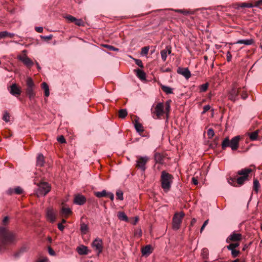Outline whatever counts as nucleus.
<instances>
[{
  "instance_id": "obj_1",
  "label": "nucleus",
  "mask_w": 262,
  "mask_h": 262,
  "mask_svg": "<svg viewBox=\"0 0 262 262\" xmlns=\"http://www.w3.org/2000/svg\"><path fill=\"white\" fill-rule=\"evenodd\" d=\"M17 241L16 233L6 227H0V252L4 251L7 246L15 244Z\"/></svg>"
},
{
  "instance_id": "obj_2",
  "label": "nucleus",
  "mask_w": 262,
  "mask_h": 262,
  "mask_svg": "<svg viewBox=\"0 0 262 262\" xmlns=\"http://www.w3.org/2000/svg\"><path fill=\"white\" fill-rule=\"evenodd\" d=\"M240 138L239 136H236L230 140L228 137H226L222 142V149L225 150L227 147H230L232 150H236L239 146Z\"/></svg>"
},
{
  "instance_id": "obj_3",
  "label": "nucleus",
  "mask_w": 262,
  "mask_h": 262,
  "mask_svg": "<svg viewBox=\"0 0 262 262\" xmlns=\"http://www.w3.org/2000/svg\"><path fill=\"white\" fill-rule=\"evenodd\" d=\"M173 177L165 171H162L161 175V187L165 191H168L172 182Z\"/></svg>"
},
{
  "instance_id": "obj_4",
  "label": "nucleus",
  "mask_w": 262,
  "mask_h": 262,
  "mask_svg": "<svg viewBox=\"0 0 262 262\" xmlns=\"http://www.w3.org/2000/svg\"><path fill=\"white\" fill-rule=\"evenodd\" d=\"M37 186L38 188L35 191V194L37 197L45 196L51 189V185L47 182H40Z\"/></svg>"
},
{
  "instance_id": "obj_5",
  "label": "nucleus",
  "mask_w": 262,
  "mask_h": 262,
  "mask_svg": "<svg viewBox=\"0 0 262 262\" xmlns=\"http://www.w3.org/2000/svg\"><path fill=\"white\" fill-rule=\"evenodd\" d=\"M26 88L25 90L26 94L30 100H33L35 96L34 91L35 84L31 77H28L26 79Z\"/></svg>"
},
{
  "instance_id": "obj_6",
  "label": "nucleus",
  "mask_w": 262,
  "mask_h": 262,
  "mask_svg": "<svg viewBox=\"0 0 262 262\" xmlns=\"http://www.w3.org/2000/svg\"><path fill=\"white\" fill-rule=\"evenodd\" d=\"M251 171L252 170L250 168H244L238 170L237 174L241 176L237 178L236 183L239 185H243L245 181L248 180L249 175Z\"/></svg>"
},
{
  "instance_id": "obj_7",
  "label": "nucleus",
  "mask_w": 262,
  "mask_h": 262,
  "mask_svg": "<svg viewBox=\"0 0 262 262\" xmlns=\"http://www.w3.org/2000/svg\"><path fill=\"white\" fill-rule=\"evenodd\" d=\"M185 213L183 212L174 214L172 219V227L174 229L178 230L180 228Z\"/></svg>"
},
{
  "instance_id": "obj_8",
  "label": "nucleus",
  "mask_w": 262,
  "mask_h": 262,
  "mask_svg": "<svg viewBox=\"0 0 262 262\" xmlns=\"http://www.w3.org/2000/svg\"><path fill=\"white\" fill-rule=\"evenodd\" d=\"M152 114H154L153 118L160 119L165 114L164 104L162 102L158 103L154 108V111H152Z\"/></svg>"
},
{
  "instance_id": "obj_9",
  "label": "nucleus",
  "mask_w": 262,
  "mask_h": 262,
  "mask_svg": "<svg viewBox=\"0 0 262 262\" xmlns=\"http://www.w3.org/2000/svg\"><path fill=\"white\" fill-rule=\"evenodd\" d=\"M241 92V88H237L235 84H234L231 91L229 93V99L235 102L238 99V95Z\"/></svg>"
},
{
  "instance_id": "obj_10",
  "label": "nucleus",
  "mask_w": 262,
  "mask_h": 262,
  "mask_svg": "<svg viewBox=\"0 0 262 262\" xmlns=\"http://www.w3.org/2000/svg\"><path fill=\"white\" fill-rule=\"evenodd\" d=\"M24 53L23 55H19L17 56V58L19 60L21 61L27 67L30 68L33 65V61L27 56V51L24 50L22 51Z\"/></svg>"
},
{
  "instance_id": "obj_11",
  "label": "nucleus",
  "mask_w": 262,
  "mask_h": 262,
  "mask_svg": "<svg viewBox=\"0 0 262 262\" xmlns=\"http://www.w3.org/2000/svg\"><path fill=\"white\" fill-rule=\"evenodd\" d=\"M149 158L147 156L139 157L137 160L136 167L141 169L142 171H145L146 167V164L149 160Z\"/></svg>"
},
{
  "instance_id": "obj_12",
  "label": "nucleus",
  "mask_w": 262,
  "mask_h": 262,
  "mask_svg": "<svg viewBox=\"0 0 262 262\" xmlns=\"http://www.w3.org/2000/svg\"><path fill=\"white\" fill-rule=\"evenodd\" d=\"M242 239V235L241 233H237L235 232L232 233L226 239L227 243L231 242L239 243Z\"/></svg>"
},
{
  "instance_id": "obj_13",
  "label": "nucleus",
  "mask_w": 262,
  "mask_h": 262,
  "mask_svg": "<svg viewBox=\"0 0 262 262\" xmlns=\"http://www.w3.org/2000/svg\"><path fill=\"white\" fill-rule=\"evenodd\" d=\"M239 246V243H230L228 246H227L228 250L231 251V255L233 258H235L238 256L240 253L239 250H236V248Z\"/></svg>"
},
{
  "instance_id": "obj_14",
  "label": "nucleus",
  "mask_w": 262,
  "mask_h": 262,
  "mask_svg": "<svg viewBox=\"0 0 262 262\" xmlns=\"http://www.w3.org/2000/svg\"><path fill=\"white\" fill-rule=\"evenodd\" d=\"M92 246L99 254L103 250V242L100 238H96L92 243Z\"/></svg>"
},
{
  "instance_id": "obj_15",
  "label": "nucleus",
  "mask_w": 262,
  "mask_h": 262,
  "mask_svg": "<svg viewBox=\"0 0 262 262\" xmlns=\"http://www.w3.org/2000/svg\"><path fill=\"white\" fill-rule=\"evenodd\" d=\"M10 93L15 97L19 96L21 93L20 88L15 83H13L10 86Z\"/></svg>"
},
{
  "instance_id": "obj_16",
  "label": "nucleus",
  "mask_w": 262,
  "mask_h": 262,
  "mask_svg": "<svg viewBox=\"0 0 262 262\" xmlns=\"http://www.w3.org/2000/svg\"><path fill=\"white\" fill-rule=\"evenodd\" d=\"M177 72L179 74L183 75L186 79H188L191 76L190 71L187 68L179 67Z\"/></svg>"
},
{
  "instance_id": "obj_17",
  "label": "nucleus",
  "mask_w": 262,
  "mask_h": 262,
  "mask_svg": "<svg viewBox=\"0 0 262 262\" xmlns=\"http://www.w3.org/2000/svg\"><path fill=\"white\" fill-rule=\"evenodd\" d=\"M86 201V199L84 195L78 194L75 195L73 202L76 205H82L85 203Z\"/></svg>"
},
{
  "instance_id": "obj_18",
  "label": "nucleus",
  "mask_w": 262,
  "mask_h": 262,
  "mask_svg": "<svg viewBox=\"0 0 262 262\" xmlns=\"http://www.w3.org/2000/svg\"><path fill=\"white\" fill-rule=\"evenodd\" d=\"M46 216L47 219L52 223L54 222L56 219V214L52 208H48L47 210Z\"/></svg>"
},
{
  "instance_id": "obj_19",
  "label": "nucleus",
  "mask_w": 262,
  "mask_h": 262,
  "mask_svg": "<svg viewBox=\"0 0 262 262\" xmlns=\"http://www.w3.org/2000/svg\"><path fill=\"white\" fill-rule=\"evenodd\" d=\"M171 52V48L170 46H167L165 49L162 50L160 53L162 59L163 61L166 60L167 55H169Z\"/></svg>"
},
{
  "instance_id": "obj_20",
  "label": "nucleus",
  "mask_w": 262,
  "mask_h": 262,
  "mask_svg": "<svg viewBox=\"0 0 262 262\" xmlns=\"http://www.w3.org/2000/svg\"><path fill=\"white\" fill-rule=\"evenodd\" d=\"M76 251L79 255H86L89 253V250L86 246L80 245L76 248Z\"/></svg>"
},
{
  "instance_id": "obj_21",
  "label": "nucleus",
  "mask_w": 262,
  "mask_h": 262,
  "mask_svg": "<svg viewBox=\"0 0 262 262\" xmlns=\"http://www.w3.org/2000/svg\"><path fill=\"white\" fill-rule=\"evenodd\" d=\"M254 40L253 39L251 38L249 39H240L238 40L235 43L236 44H244L246 46H249L253 44Z\"/></svg>"
},
{
  "instance_id": "obj_22",
  "label": "nucleus",
  "mask_w": 262,
  "mask_h": 262,
  "mask_svg": "<svg viewBox=\"0 0 262 262\" xmlns=\"http://www.w3.org/2000/svg\"><path fill=\"white\" fill-rule=\"evenodd\" d=\"M152 252V247L150 245H146L142 249V253L143 255L148 256Z\"/></svg>"
},
{
  "instance_id": "obj_23",
  "label": "nucleus",
  "mask_w": 262,
  "mask_h": 262,
  "mask_svg": "<svg viewBox=\"0 0 262 262\" xmlns=\"http://www.w3.org/2000/svg\"><path fill=\"white\" fill-rule=\"evenodd\" d=\"M170 102L171 100H167L166 101L165 104L164 113L165 114V117L167 120L169 118V115L170 111Z\"/></svg>"
},
{
  "instance_id": "obj_24",
  "label": "nucleus",
  "mask_w": 262,
  "mask_h": 262,
  "mask_svg": "<svg viewBox=\"0 0 262 262\" xmlns=\"http://www.w3.org/2000/svg\"><path fill=\"white\" fill-rule=\"evenodd\" d=\"M134 126L136 131L138 133L140 134L144 131L142 124L140 123L138 120L135 121Z\"/></svg>"
},
{
  "instance_id": "obj_25",
  "label": "nucleus",
  "mask_w": 262,
  "mask_h": 262,
  "mask_svg": "<svg viewBox=\"0 0 262 262\" xmlns=\"http://www.w3.org/2000/svg\"><path fill=\"white\" fill-rule=\"evenodd\" d=\"M154 158L156 163L162 164L164 162V156L160 153H156L155 154Z\"/></svg>"
},
{
  "instance_id": "obj_26",
  "label": "nucleus",
  "mask_w": 262,
  "mask_h": 262,
  "mask_svg": "<svg viewBox=\"0 0 262 262\" xmlns=\"http://www.w3.org/2000/svg\"><path fill=\"white\" fill-rule=\"evenodd\" d=\"M45 163L44 157L42 154H39L37 157L36 165L42 167Z\"/></svg>"
},
{
  "instance_id": "obj_27",
  "label": "nucleus",
  "mask_w": 262,
  "mask_h": 262,
  "mask_svg": "<svg viewBox=\"0 0 262 262\" xmlns=\"http://www.w3.org/2000/svg\"><path fill=\"white\" fill-rule=\"evenodd\" d=\"M118 218L121 220L126 222H128L129 220L127 215L124 212H118L117 214Z\"/></svg>"
},
{
  "instance_id": "obj_28",
  "label": "nucleus",
  "mask_w": 262,
  "mask_h": 262,
  "mask_svg": "<svg viewBox=\"0 0 262 262\" xmlns=\"http://www.w3.org/2000/svg\"><path fill=\"white\" fill-rule=\"evenodd\" d=\"M137 76L141 80H145L146 79L145 73L141 70L137 69L136 70Z\"/></svg>"
},
{
  "instance_id": "obj_29",
  "label": "nucleus",
  "mask_w": 262,
  "mask_h": 262,
  "mask_svg": "<svg viewBox=\"0 0 262 262\" xmlns=\"http://www.w3.org/2000/svg\"><path fill=\"white\" fill-rule=\"evenodd\" d=\"M89 227L88 226L84 223L80 224V231L81 234L84 235L88 231Z\"/></svg>"
},
{
  "instance_id": "obj_30",
  "label": "nucleus",
  "mask_w": 262,
  "mask_h": 262,
  "mask_svg": "<svg viewBox=\"0 0 262 262\" xmlns=\"http://www.w3.org/2000/svg\"><path fill=\"white\" fill-rule=\"evenodd\" d=\"M41 88L45 91V96L48 97L50 95V91L48 84L46 82H43L41 84Z\"/></svg>"
},
{
  "instance_id": "obj_31",
  "label": "nucleus",
  "mask_w": 262,
  "mask_h": 262,
  "mask_svg": "<svg viewBox=\"0 0 262 262\" xmlns=\"http://www.w3.org/2000/svg\"><path fill=\"white\" fill-rule=\"evenodd\" d=\"M162 91L165 92L166 94H170L173 93L172 89L169 86L162 85L161 86Z\"/></svg>"
},
{
  "instance_id": "obj_32",
  "label": "nucleus",
  "mask_w": 262,
  "mask_h": 262,
  "mask_svg": "<svg viewBox=\"0 0 262 262\" xmlns=\"http://www.w3.org/2000/svg\"><path fill=\"white\" fill-rule=\"evenodd\" d=\"M127 115V112L126 109H121L118 111V116L120 118L124 119Z\"/></svg>"
},
{
  "instance_id": "obj_33",
  "label": "nucleus",
  "mask_w": 262,
  "mask_h": 262,
  "mask_svg": "<svg viewBox=\"0 0 262 262\" xmlns=\"http://www.w3.org/2000/svg\"><path fill=\"white\" fill-rule=\"evenodd\" d=\"M107 194L108 192H107L105 190H103L101 192L98 191L95 192V196L99 198L107 196Z\"/></svg>"
},
{
  "instance_id": "obj_34",
  "label": "nucleus",
  "mask_w": 262,
  "mask_h": 262,
  "mask_svg": "<svg viewBox=\"0 0 262 262\" xmlns=\"http://www.w3.org/2000/svg\"><path fill=\"white\" fill-rule=\"evenodd\" d=\"M255 4L253 5L251 3H243L238 4L236 8L238 9L239 7H241V8H246V7L252 8L253 6H255Z\"/></svg>"
},
{
  "instance_id": "obj_35",
  "label": "nucleus",
  "mask_w": 262,
  "mask_h": 262,
  "mask_svg": "<svg viewBox=\"0 0 262 262\" xmlns=\"http://www.w3.org/2000/svg\"><path fill=\"white\" fill-rule=\"evenodd\" d=\"M258 130H255L252 133H251L249 134V137L250 139L252 141H254L257 139L258 137Z\"/></svg>"
},
{
  "instance_id": "obj_36",
  "label": "nucleus",
  "mask_w": 262,
  "mask_h": 262,
  "mask_svg": "<svg viewBox=\"0 0 262 262\" xmlns=\"http://www.w3.org/2000/svg\"><path fill=\"white\" fill-rule=\"evenodd\" d=\"M259 187H260V185H259L258 181L257 179L254 180L253 188V190L256 193L258 192Z\"/></svg>"
},
{
  "instance_id": "obj_37",
  "label": "nucleus",
  "mask_w": 262,
  "mask_h": 262,
  "mask_svg": "<svg viewBox=\"0 0 262 262\" xmlns=\"http://www.w3.org/2000/svg\"><path fill=\"white\" fill-rule=\"evenodd\" d=\"M61 212L62 214L66 216L72 213V211L70 208L62 207Z\"/></svg>"
},
{
  "instance_id": "obj_38",
  "label": "nucleus",
  "mask_w": 262,
  "mask_h": 262,
  "mask_svg": "<svg viewBox=\"0 0 262 262\" xmlns=\"http://www.w3.org/2000/svg\"><path fill=\"white\" fill-rule=\"evenodd\" d=\"M116 197H117V199L119 200H121V201L123 200V192L120 190H118L116 192Z\"/></svg>"
},
{
  "instance_id": "obj_39",
  "label": "nucleus",
  "mask_w": 262,
  "mask_h": 262,
  "mask_svg": "<svg viewBox=\"0 0 262 262\" xmlns=\"http://www.w3.org/2000/svg\"><path fill=\"white\" fill-rule=\"evenodd\" d=\"M201 256L204 259H207L208 258V251L207 249L204 248L202 250Z\"/></svg>"
},
{
  "instance_id": "obj_40",
  "label": "nucleus",
  "mask_w": 262,
  "mask_h": 262,
  "mask_svg": "<svg viewBox=\"0 0 262 262\" xmlns=\"http://www.w3.org/2000/svg\"><path fill=\"white\" fill-rule=\"evenodd\" d=\"M74 24L78 26H84V23L81 19H77L74 21Z\"/></svg>"
},
{
  "instance_id": "obj_41",
  "label": "nucleus",
  "mask_w": 262,
  "mask_h": 262,
  "mask_svg": "<svg viewBox=\"0 0 262 262\" xmlns=\"http://www.w3.org/2000/svg\"><path fill=\"white\" fill-rule=\"evenodd\" d=\"M149 49V47L148 46L142 48L141 50V54L143 55H147L148 53Z\"/></svg>"
},
{
  "instance_id": "obj_42",
  "label": "nucleus",
  "mask_w": 262,
  "mask_h": 262,
  "mask_svg": "<svg viewBox=\"0 0 262 262\" xmlns=\"http://www.w3.org/2000/svg\"><path fill=\"white\" fill-rule=\"evenodd\" d=\"M10 117L9 114L7 112H5V114L3 117V119L6 122H8L10 121Z\"/></svg>"
},
{
  "instance_id": "obj_43",
  "label": "nucleus",
  "mask_w": 262,
  "mask_h": 262,
  "mask_svg": "<svg viewBox=\"0 0 262 262\" xmlns=\"http://www.w3.org/2000/svg\"><path fill=\"white\" fill-rule=\"evenodd\" d=\"M214 135V132L212 128H209L207 130V136L208 138H212Z\"/></svg>"
},
{
  "instance_id": "obj_44",
  "label": "nucleus",
  "mask_w": 262,
  "mask_h": 262,
  "mask_svg": "<svg viewBox=\"0 0 262 262\" xmlns=\"http://www.w3.org/2000/svg\"><path fill=\"white\" fill-rule=\"evenodd\" d=\"M208 87V83H205L200 85V90L201 92H205Z\"/></svg>"
},
{
  "instance_id": "obj_45",
  "label": "nucleus",
  "mask_w": 262,
  "mask_h": 262,
  "mask_svg": "<svg viewBox=\"0 0 262 262\" xmlns=\"http://www.w3.org/2000/svg\"><path fill=\"white\" fill-rule=\"evenodd\" d=\"M228 182L229 184L231 185H232L233 186H236V182H235V178H230L228 179Z\"/></svg>"
},
{
  "instance_id": "obj_46",
  "label": "nucleus",
  "mask_w": 262,
  "mask_h": 262,
  "mask_svg": "<svg viewBox=\"0 0 262 262\" xmlns=\"http://www.w3.org/2000/svg\"><path fill=\"white\" fill-rule=\"evenodd\" d=\"M240 93H241V97L243 99L245 100L248 97V94L246 91H245L244 90L242 91V90L241 89Z\"/></svg>"
},
{
  "instance_id": "obj_47",
  "label": "nucleus",
  "mask_w": 262,
  "mask_h": 262,
  "mask_svg": "<svg viewBox=\"0 0 262 262\" xmlns=\"http://www.w3.org/2000/svg\"><path fill=\"white\" fill-rule=\"evenodd\" d=\"M14 192L17 194H20L23 193V189L20 187H17L14 189Z\"/></svg>"
},
{
  "instance_id": "obj_48",
  "label": "nucleus",
  "mask_w": 262,
  "mask_h": 262,
  "mask_svg": "<svg viewBox=\"0 0 262 262\" xmlns=\"http://www.w3.org/2000/svg\"><path fill=\"white\" fill-rule=\"evenodd\" d=\"M104 47L107 48L110 51H118L119 49L117 48H116L114 46L108 45H104Z\"/></svg>"
},
{
  "instance_id": "obj_49",
  "label": "nucleus",
  "mask_w": 262,
  "mask_h": 262,
  "mask_svg": "<svg viewBox=\"0 0 262 262\" xmlns=\"http://www.w3.org/2000/svg\"><path fill=\"white\" fill-rule=\"evenodd\" d=\"M66 18L71 23H74L75 20H76V18L72 15H69L66 17Z\"/></svg>"
},
{
  "instance_id": "obj_50",
  "label": "nucleus",
  "mask_w": 262,
  "mask_h": 262,
  "mask_svg": "<svg viewBox=\"0 0 262 262\" xmlns=\"http://www.w3.org/2000/svg\"><path fill=\"white\" fill-rule=\"evenodd\" d=\"M176 12H178V13H182V14H183L184 15H187V14L190 13L188 11L186 10H182V9L176 10Z\"/></svg>"
},
{
  "instance_id": "obj_51",
  "label": "nucleus",
  "mask_w": 262,
  "mask_h": 262,
  "mask_svg": "<svg viewBox=\"0 0 262 262\" xmlns=\"http://www.w3.org/2000/svg\"><path fill=\"white\" fill-rule=\"evenodd\" d=\"M57 141L61 143H64L66 142V139L63 136H60L57 138Z\"/></svg>"
},
{
  "instance_id": "obj_52",
  "label": "nucleus",
  "mask_w": 262,
  "mask_h": 262,
  "mask_svg": "<svg viewBox=\"0 0 262 262\" xmlns=\"http://www.w3.org/2000/svg\"><path fill=\"white\" fill-rule=\"evenodd\" d=\"M208 222H209V220L207 219L203 223V224L202 225L201 228V229H200V232L202 233L203 231V230L204 229L205 227H206V226L208 224Z\"/></svg>"
},
{
  "instance_id": "obj_53",
  "label": "nucleus",
  "mask_w": 262,
  "mask_h": 262,
  "mask_svg": "<svg viewBox=\"0 0 262 262\" xmlns=\"http://www.w3.org/2000/svg\"><path fill=\"white\" fill-rule=\"evenodd\" d=\"M40 37L42 39H43L44 40H49L52 39L53 35L51 34L48 36H41Z\"/></svg>"
},
{
  "instance_id": "obj_54",
  "label": "nucleus",
  "mask_w": 262,
  "mask_h": 262,
  "mask_svg": "<svg viewBox=\"0 0 262 262\" xmlns=\"http://www.w3.org/2000/svg\"><path fill=\"white\" fill-rule=\"evenodd\" d=\"M7 31L0 32V38H4L7 37Z\"/></svg>"
},
{
  "instance_id": "obj_55",
  "label": "nucleus",
  "mask_w": 262,
  "mask_h": 262,
  "mask_svg": "<svg viewBox=\"0 0 262 262\" xmlns=\"http://www.w3.org/2000/svg\"><path fill=\"white\" fill-rule=\"evenodd\" d=\"M210 108V106L209 105H206L203 106V111L202 112V114H205L208 111H209Z\"/></svg>"
},
{
  "instance_id": "obj_56",
  "label": "nucleus",
  "mask_w": 262,
  "mask_h": 262,
  "mask_svg": "<svg viewBox=\"0 0 262 262\" xmlns=\"http://www.w3.org/2000/svg\"><path fill=\"white\" fill-rule=\"evenodd\" d=\"M136 63L140 67L143 68L142 61L140 59H136Z\"/></svg>"
},
{
  "instance_id": "obj_57",
  "label": "nucleus",
  "mask_w": 262,
  "mask_h": 262,
  "mask_svg": "<svg viewBox=\"0 0 262 262\" xmlns=\"http://www.w3.org/2000/svg\"><path fill=\"white\" fill-rule=\"evenodd\" d=\"M9 221V218L8 216H5L3 220V223L4 225H6L8 224Z\"/></svg>"
},
{
  "instance_id": "obj_58",
  "label": "nucleus",
  "mask_w": 262,
  "mask_h": 262,
  "mask_svg": "<svg viewBox=\"0 0 262 262\" xmlns=\"http://www.w3.org/2000/svg\"><path fill=\"white\" fill-rule=\"evenodd\" d=\"M35 30L38 33H41L43 31V28L41 27H35Z\"/></svg>"
},
{
  "instance_id": "obj_59",
  "label": "nucleus",
  "mask_w": 262,
  "mask_h": 262,
  "mask_svg": "<svg viewBox=\"0 0 262 262\" xmlns=\"http://www.w3.org/2000/svg\"><path fill=\"white\" fill-rule=\"evenodd\" d=\"M48 250H49V253L51 255L53 256V255H55V252L52 248H51L50 247H49Z\"/></svg>"
},
{
  "instance_id": "obj_60",
  "label": "nucleus",
  "mask_w": 262,
  "mask_h": 262,
  "mask_svg": "<svg viewBox=\"0 0 262 262\" xmlns=\"http://www.w3.org/2000/svg\"><path fill=\"white\" fill-rule=\"evenodd\" d=\"M107 197H108L112 201L114 200V194L112 192H108V194L107 195Z\"/></svg>"
},
{
  "instance_id": "obj_61",
  "label": "nucleus",
  "mask_w": 262,
  "mask_h": 262,
  "mask_svg": "<svg viewBox=\"0 0 262 262\" xmlns=\"http://www.w3.org/2000/svg\"><path fill=\"white\" fill-rule=\"evenodd\" d=\"M139 220V217L138 216H135V219H134V221L133 222H131V223L132 224L134 225H136L137 223L138 222Z\"/></svg>"
},
{
  "instance_id": "obj_62",
  "label": "nucleus",
  "mask_w": 262,
  "mask_h": 262,
  "mask_svg": "<svg viewBox=\"0 0 262 262\" xmlns=\"http://www.w3.org/2000/svg\"><path fill=\"white\" fill-rule=\"evenodd\" d=\"M58 228L60 231H62L64 228V227L62 223H59L58 224Z\"/></svg>"
},
{
  "instance_id": "obj_63",
  "label": "nucleus",
  "mask_w": 262,
  "mask_h": 262,
  "mask_svg": "<svg viewBox=\"0 0 262 262\" xmlns=\"http://www.w3.org/2000/svg\"><path fill=\"white\" fill-rule=\"evenodd\" d=\"M262 5V0H258L255 2V7H258Z\"/></svg>"
},
{
  "instance_id": "obj_64",
  "label": "nucleus",
  "mask_w": 262,
  "mask_h": 262,
  "mask_svg": "<svg viewBox=\"0 0 262 262\" xmlns=\"http://www.w3.org/2000/svg\"><path fill=\"white\" fill-rule=\"evenodd\" d=\"M161 71L162 72H169L171 71V69L169 68H166V69H164V68H162L161 69Z\"/></svg>"
}]
</instances>
